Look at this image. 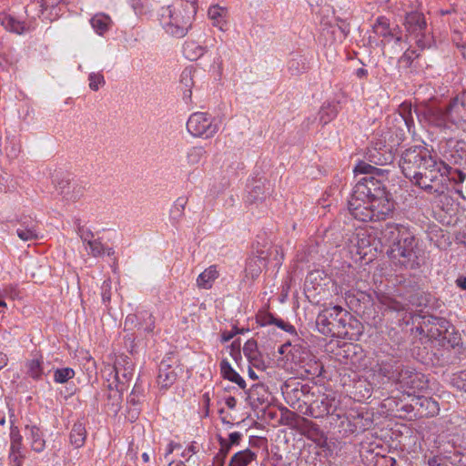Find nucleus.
I'll use <instances>...</instances> for the list:
<instances>
[{"instance_id": "39", "label": "nucleus", "mask_w": 466, "mask_h": 466, "mask_svg": "<svg viewBox=\"0 0 466 466\" xmlns=\"http://www.w3.org/2000/svg\"><path fill=\"white\" fill-rule=\"evenodd\" d=\"M68 187H69V181L67 179H62L58 184L60 193L64 195V198H66V199H74L75 200L76 198V197H73V196L69 197L68 193L65 191V189Z\"/></svg>"}, {"instance_id": "36", "label": "nucleus", "mask_w": 466, "mask_h": 466, "mask_svg": "<svg viewBox=\"0 0 466 466\" xmlns=\"http://www.w3.org/2000/svg\"><path fill=\"white\" fill-rule=\"evenodd\" d=\"M257 320L260 325L265 326L268 324H273L275 321V318L270 313L262 312L258 315Z\"/></svg>"}, {"instance_id": "30", "label": "nucleus", "mask_w": 466, "mask_h": 466, "mask_svg": "<svg viewBox=\"0 0 466 466\" xmlns=\"http://www.w3.org/2000/svg\"><path fill=\"white\" fill-rule=\"evenodd\" d=\"M419 55L416 54L414 50H407L403 56L399 59L400 66L408 68L411 66L414 57H418Z\"/></svg>"}, {"instance_id": "43", "label": "nucleus", "mask_w": 466, "mask_h": 466, "mask_svg": "<svg viewBox=\"0 0 466 466\" xmlns=\"http://www.w3.org/2000/svg\"><path fill=\"white\" fill-rule=\"evenodd\" d=\"M42 6L48 8L56 5L60 0H41Z\"/></svg>"}, {"instance_id": "16", "label": "nucleus", "mask_w": 466, "mask_h": 466, "mask_svg": "<svg viewBox=\"0 0 466 466\" xmlns=\"http://www.w3.org/2000/svg\"><path fill=\"white\" fill-rule=\"evenodd\" d=\"M218 278V271L215 266H210L205 269L198 278V286L201 289H208L212 287L215 279Z\"/></svg>"}, {"instance_id": "54", "label": "nucleus", "mask_w": 466, "mask_h": 466, "mask_svg": "<svg viewBox=\"0 0 466 466\" xmlns=\"http://www.w3.org/2000/svg\"><path fill=\"white\" fill-rule=\"evenodd\" d=\"M321 404L325 405L323 412H325L326 414H329V400H328V398L324 399L321 401Z\"/></svg>"}, {"instance_id": "32", "label": "nucleus", "mask_w": 466, "mask_h": 466, "mask_svg": "<svg viewBox=\"0 0 466 466\" xmlns=\"http://www.w3.org/2000/svg\"><path fill=\"white\" fill-rule=\"evenodd\" d=\"M88 246L91 248V254L94 257H98L104 254L105 248L102 245V243L96 239L94 240H88Z\"/></svg>"}, {"instance_id": "57", "label": "nucleus", "mask_w": 466, "mask_h": 466, "mask_svg": "<svg viewBox=\"0 0 466 466\" xmlns=\"http://www.w3.org/2000/svg\"><path fill=\"white\" fill-rule=\"evenodd\" d=\"M433 321L436 322L437 325H440L441 328H445V326L443 325L445 323V320L442 319H437V318H434L433 319Z\"/></svg>"}, {"instance_id": "33", "label": "nucleus", "mask_w": 466, "mask_h": 466, "mask_svg": "<svg viewBox=\"0 0 466 466\" xmlns=\"http://www.w3.org/2000/svg\"><path fill=\"white\" fill-rule=\"evenodd\" d=\"M452 384L459 390L466 392V370L461 371L452 379Z\"/></svg>"}, {"instance_id": "18", "label": "nucleus", "mask_w": 466, "mask_h": 466, "mask_svg": "<svg viewBox=\"0 0 466 466\" xmlns=\"http://www.w3.org/2000/svg\"><path fill=\"white\" fill-rule=\"evenodd\" d=\"M256 459V454L249 449L237 452L230 460L228 466H248Z\"/></svg>"}, {"instance_id": "44", "label": "nucleus", "mask_w": 466, "mask_h": 466, "mask_svg": "<svg viewBox=\"0 0 466 466\" xmlns=\"http://www.w3.org/2000/svg\"><path fill=\"white\" fill-rule=\"evenodd\" d=\"M322 370V366L318 364L316 361L314 362V368L313 370H307L308 372L311 373L312 375H319Z\"/></svg>"}, {"instance_id": "10", "label": "nucleus", "mask_w": 466, "mask_h": 466, "mask_svg": "<svg viewBox=\"0 0 466 466\" xmlns=\"http://www.w3.org/2000/svg\"><path fill=\"white\" fill-rule=\"evenodd\" d=\"M124 328L127 330L143 329L144 331L151 333L155 329V318L153 314L147 310L128 314L126 317Z\"/></svg>"}, {"instance_id": "58", "label": "nucleus", "mask_w": 466, "mask_h": 466, "mask_svg": "<svg viewBox=\"0 0 466 466\" xmlns=\"http://www.w3.org/2000/svg\"><path fill=\"white\" fill-rule=\"evenodd\" d=\"M289 346V344H283L279 348V353L284 354L286 351V349Z\"/></svg>"}, {"instance_id": "2", "label": "nucleus", "mask_w": 466, "mask_h": 466, "mask_svg": "<svg viewBox=\"0 0 466 466\" xmlns=\"http://www.w3.org/2000/svg\"><path fill=\"white\" fill-rule=\"evenodd\" d=\"M381 236L390 246L387 253L390 259L404 267H415V238L408 228L400 224L388 223L381 230Z\"/></svg>"}, {"instance_id": "21", "label": "nucleus", "mask_w": 466, "mask_h": 466, "mask_svg": "<svg viewBox=\"0 0 466 466\" xmlns=\"http://www.w3.org/2000/svg\"><path fill=\"white\" fill-rule=\"evenodd\" d=\"M244 355L249 360V361L255 366L258 367V345L257 341L254 339H248L244 347H243Z\"/></svg>"}, {"instance_id": "12", "label": "nucleus", "mask_w": 466, "mask_h": 466, "mask_svg": "<svg viewBox=\"0 0 466 466\" xmlns=\"http://www.w3.org/2000/svg\"><path fill=\"white\" fill-rule=\"evenodd\" d=\"M124 390H123V387L113 385V383H108V393L106 397V402L105 404L108 413L114 416L117 414L121 409L122 394Z\"/></svg>"}, {"instance_id": "47", "label": "nucleus", "mask_w": 466, "mask_h": 466, "mask_svg": "<svg viewBox=\"0 0 466 466\" xmlns=\"http://www.w3.org/2000/svg\"><path fill=\"white\" fill-rule=\"evenodd\" d=\"M236 404H237V400L234 397L230 396V397H228L227 400H226V405L229 408V409H234L236 407Z\"/></svg>"}, {"instance_id": "59", "label": "nucleus", "mask_w": 466, "mask_h": 466, "mask_svg": "<svg viewBox=\"0 0 466 466\" xmlns=\"http://www.w3.org/2000/svg\"><path fill=\"white\" fill-rule=\"evenodd\" d=\"M202 153V148H193L191 155H196L197 157H199Z\"/></svg>"}, {"instance_id": "31", "label": "nucleus", "mask_w": 466, "mask_h": 466, "mask_svg": "<svg viewBox=\"0 0 466 466\" xmlns=\"http://www.w3.org/2000/svg\"><path fill=\"white\" fill-rule=\"evenodd\" d=\"M228 451H229V446L227 445V447L225 448L224 445L222 444L221 449L219 450L218 454L214 457L212 466H224L225 459L227 457Z\"/></svg>"}, {"instance_id": "62", "label": "nucleus", "mask_w": 466, "mask_h": 466, "mask_svg": "<svg viewBox=\"0 0 466 466\" xmlns=\"http://www.w3.org/2000/svg\"><path fill=\"white\" fill-rule=\"evenodd\" d=\"M168 466H186V465L183 462H179V463L170 462Z\"/></svg>"}, {"instance_id": "26", "label": "nucleus", "mask_w": 466, "mask_h": 466, "mask_svg": "<svg viewBox=\"0 0 466 466\" xmlns=\"http://www.w3.org/2000/svg\"><path fill=\"white\" fill-rule=\"evenodd\" d=\"M226 14V9L218 5L211 6L208 9V16L214 21V25L222 29L223 24L221 23Z\"/></svg>"}, {"instance_id": "19", "label": "nucleus", "mask_w": 466, "mask_h": 466, "mask_svg": "<svg viewBox=\"0 0 466 466\" xmlns=\"http://www.w3.org/2000/svg\"><path fill=\"white\" fill-rule=\"evenodd\" d=\"M90 22L96 32L99 35H103L108 30L111 19L108 15L97 14L92 17Z\"/></svg>"}, {"instance_id": "29", "label": "nucleus", "mask_w": 466, "mask_h": 466, "mask_svg": "<svg viewBox=\"0 0 466 466\" xmlns=\"http://www.w3.org/2000/svg\"><path fill=\"white\" fill-rule=\"evenodd\" d=\"M28 374L33 379H38L42 374L41 362L38 359L32 360L28 362Z\"/></svg>"}, {"instance_id": "35", "label": "nucleus", "mask_w": 466, "mask_h": 466, "mask_svg": "<svg viewBox=\"0 0 466 466\" xmlns=\"http://www.w3.org/2000/svg\"><path fill=\"white\" fill-rule=\"evenodd\" d=\"M104 76L100 74H90L89 76V86L91 89L96 91L98 89V85L104 84Z\"/></svg>"}, {"instance_id": "55", "label": "nucleus", "mask_w": 466, "mask_h": 466, "mask_svg": "<svg viewBox=\"0 0 466 466\" xmlns=\"http://www.w3.org/2000/svg\"><path fill=\"white\" fill-rule=\"evenodd\" d=\"M390 307L394 310L404 309V307L398 302H393Z\"/></svg>"}, {"instance_id": "46", "label": "nucleus", "mask_w": 466, "mask_h": 466, "mask_svg": "<svg viewBox=\"0 0 466 466\" xmlns=\"http://www.w3.org/2000/svg\"><path fill=\"white\" fill-rule=\"evenodd\" d=\"M273 324L277 325L278 327H279L285 330H288V328H290V329L292 328L290 325L285 323L283 320L277 319H275V321Z\"/></svg>"}, {"instance_id": "17", "label": "nucleus", "mask_w": 466, "mask_h": 466, "mask_svg": "<svg viewBox=\"0 0 466 466\" xmlns=\"http://www.w3.org/2000/svg\"><path fill=\"white\" fill-rule=\"evenodd\" d=\"M1 25L8 31L22 34L27 30V27L23 22H20L8 15H3L0 16Z\"/></svg>"}, {"instance_id": "56", "label": "nucleus", "mask_w": 466, "mask_h": 466, "mask_svg": "<svg viewBox=\"0 0 466 466\" xmlns=\"http://www.w3.org/2000/svg\"><path fill=\"white\" fill-rule=\"evenodd\" d=\"M451 463H457L459 466H466V462L462 461L461 457L458 461H455V458L451 461Z\"/></svg>"}, {"instance_id": "42", "label": "nucleus", "mask_w": 466, "mask_h": 466, "mask_svg": "<svg viewBox=\"0 0 466 466\" xmlns=\"http://www.w3.org/2000/svg\"><path fill=\"white\" fill-rule=\"evenodd\" d=\"M410 110H411V106L410 104H402L400 106V115L402 116V117L404 118L406 123L408 120H407V116H405V114H406V112L410 113Z\"/></svg>"}, {"instance_id": "41", "label": "nucleus", "mask_w": 466, "mask_h": 466, "mask_svg": "<svg viewBox=\"0 0 466 466\" xmlns=\"http://www.w3.org/2000/svg\"><path fill=\"white\" fill-rule=\"evenodd\" d=\"M210 394L209 392H206L203 395V402H204V408H205V416H208L209 414V403H210Z\"/></svg>"}, {"instance_id": "15", "label": "nucleus", "mask_w": 466, "mask_h": 466, "mask_svg": "<svg viewBox=\"0 0 466 466\" xmlns=\"http://www.w3.org/2000/svg\"><path fill=\"white\" fill-rule=\"evenodd\" d=\"M70 443L76 449L82 447L86 439V430L83 423L76 422L70 432Z\"/></svg>"}, {"instance_id": "4", "label": "nucleus", "mask_w": 466, "mask_h": 466, "mask_svg": "<svg viewBox=\"0 0 466 466\" xmlns=\"http://www.w3.org/2000/svg\"><path fill=\"white\" fill-rule=\"evenodd\" d=\"M400 167L404 176L417 184L429 167H434V157L422 148L408 149L402 155Z\"/></svg>"}, {"instance_id": "60", "label": "nucleus", "mask_w": 466, "mask_h": 466, "mask_svg": "<svg viewBox=\"0 0 466 466\" xmlns=\"http://www.w3.org/2000/svg\"><path fill=\"white\" fill-rule=\"evenodd\" d=\"M128 401L130 403H133V404H136L137 402V400H136V393L135 392H132L131 395H130V398L128 400Z\"/></svg>"}, {"instance_id": "9", "label": "nucleus", "mask_w": 466, "mask_h": 466, "mask_svg": "<svg viewBox=\"0 0 466 466\" xmlns=\"http://www.w3.org/2000/svg\"><path fill=\"white\" fill-rule=\"evenodd\" d=\"M405 27L409 34L415 35L417 46L421 50L428 46V43L424 41L426 21L422 14L418 12L408 14L405 19Z\"/></svg>"}, {"instance_id": "20", "label": "nucleus", "mask_w": 466, "mask_h": 466, "mask_svg": "<svg viewBox=\"0 0 466 466\" xmlns=\"http://www.w3.org/2000/svg\"><path fill=\"white\" fill-rule=\"evenodd\" d=\"M184 56L188 60H197L204 54V49L201 46L194 41L187 42L183 50Z\"/></svg>"}, {"instance_id": "14", "label": "nucleus", "mask_w": 466, "mask_h": 466, "mask_svg": "<svg viewBox=\"0 0 466 466\" xmlns=\"http://www.w3.org/2000/svg\"><path fill=\"white\" fill-rule=\"evenodd\" d=\"M220 371L224 379L237 383L241 389L246 388L245 380L233 370L227 360H223L221 361Z\"/></svg>"}, {"instance_id": "63", "label": "nucleus", "mask_w": 466, "mask_h": 466, "mask_svg": "<svg viewBox=\"0 0 466 466\" xmlns=\"http://www.w3.org/2000/svg\"><path fill=\"white\" fill-rule=\"evenodd\" d=\"M249 376H250L252 379H257V376L255 375V372H254L252 370H249Z\"/></svg>"}, {"instance_id": "45", "label": "nucleus", "mask_w": 466, "mask_h": 466, "mask_svg": "<svg viewBox=\"0 0 466 466\" xmlns=\"http://www.w3.org/2000/svg\"><path fill=\"white\" fill-rule=\"evenodd\" d=\"M429 466H448L445 462H441L437 458H431L428 461Z\"/></svg>"}, {"instance_id": "3", "label": "nucleus", "mask_w": 466, "mask_h": 466, "mask_svg": "<svg viewBox=\"0 0 466 466\" xmlns=\"http://www.w3.org/2000/svg\"><path fill=\"white\" fill-rule=\"evenodd\" d=\"M170 8L167 31L178 37L184 36L197 13V0H177Z\"/></svg>"}, {"instance_id": "52", "label": "nucleus", "mask_w": 466, "mask_h": 466, "mask_svg": "<svg viewBox=\"0 0 466 466\" xmlns=\"http://www.w3.org/2000/svg\"><path fill=\"white\" fill-rule=\"evenodd\" d=\"M7 363V358L5 354L0 352V370L5 367Z\"/></svg>"}, {"instance_id": "34", "label": "nucleus", "mask_w": 466, "mask_h": 466, "mask_svg": "<svg viewBox=\"0 0 466 466\" xmlns=\"http://www.w3.org/2000/svg\"><path fill=\"white\" fill-rule=\"evenodd\" d=\"M355 172H359V173H361V174H372L374 173L375 171L377 172L379 169L368 163H365V162H360L356 167H355Z\"/></svg>"}, {"instance_id": "50", "label": "nucleus", "mask_w": 466, "mask_h": 466, "mask_svg": "<svg viewBox=\"0 0 466 466\" xmlns=\"http://www.w3.org/2000/svg\"><path fill=\"white\" fill-rule=\"evenodd\" d=\"M93 234L91 232H86L81 235V238L88 244V240H93Z\"/></svg>"}, {"instance_id": "13", "label": "nucleus", "mask_w": 466, "mask_h": 466, "mask_svg": "<svg viewBox=\"0 0 466 466\" xmlns=\"http://www.w3.org/2000/svg\"><path fill=\"white\" fill-rule=\"evenodd\" d=\"M177 379V374L170 365L162 362L159 367L157 383L161 388H167L172 385Z\"/></svg>"}, {"instance_id": "1", "label": "nucleus", "mask_w": 466, "mask_h": 466, "mask_svg": "<svg viewBox=\"0 0 466 466\" xmlns=\"http://www.w3.org/2000/svg\"><path fill=\"white\" fill-rule=\"evenodd\" d=\"M393 209L385 187L373 177L360 180L349 200L350 214L363 222L385 220Z\"/></svg>"}, {"instance_id": "49", "label": "nucleus", "mask_w": 466, "mask_h": 466, "mask_svg": "<svg viewBox=\"0 0 466 466\" xmlns=\"http://www.w3.org/2000/svg\"><path fill=\"white\" fill-rule=\"evenodd\" d=\"M133 7L136 11L141 13L144 6L141 4V0H135L133 3Z\"/></svg>"}, {"instance_id": "37", "label": "nucleus", "mask_w": 466, "mask_h": 466, "mask_svg": "<svg viewBox=\"0 0 466 466\" xmlns=\"http://www.w3.org/2000/svg\"><path fill=\"white\" fill-rule=\"evenodd\" d=\"M111 281L109 279L104 281L102 285V299L105 302H108L111 299Z\"/></svg>"}, {"instance_id": "6", "label": "nucleus", "mask_w": 466, "mask_h": 466, "mask_svg": "<svg viewBox=\"0 0 466 466\" xmlns=\"http://www.w3.org/2000/svg\"><path fill=\"white\" fill-rule=\"evenodd\" d=\"M449 180L448 166L434 158V167H429L416 185L429 193L441 195L447 189Z\"/></svg>"}, {"instance_id": "23", "label": "nucleus", "mask_w": 466, "mask_h": 466, "mask_svg": "<svg viewBox=\"0 0 466 466\" xmlns=\"http://www.w3.org/2000/svg\"><path fill=\"white\" fill-rule=\"evenodd\" d=\"M265 266V260L261 258H251L246 267V272L248 276L252 279L257 278L262 271V267Z\"/></svg>"}, {"instance_id": "40", "label": "nucleus", "mask_w": 466, "mask_h": 466, "mask_svg": "<svg viewBox=\"0 0 466 466\" xmlns=\"http://www.w3.org/2000/svg\"><path fill=\"white\" fill-rule=\"evenodd\" d=\"M236 334H238V328L234 327L232 331L222 333V341L227 342L230 340Z\"/></svg>"}, {"instance_id": "8", "label": "nucleus", "mask_w": 466, "mask_h": 466, "mask_svg": "<svg viewBox=\"0 0 466 466\" xmlns=\"http://www.w3.org/2000/svg\"><path fill=\"white\" fill-rule=\"evenodd\" d=\"M187 127L189 133L195 137H209L217 132V127L206 113L197 112L190 116Z\"/></svg>"}, {"instance_id": "22", "label": "nucleus", "mask_w": 466, "mask_h": 466, "mask_svg": "<svg viewBox=\"0 0 466 466\" xmlns=\"http://www.w3.org/2000/svg\"><path fill=\"white\" fill-rule=\"evenodd\" d=\"M420 374L414 373L408 370H402L400 373L399 381L403 386H406L410 389H416L419 387L417 384V380H419Z\"/></svg>"}, {"instance_id": "25", "label": "nucleus", "mask_w": 466, "mask_h": 466, "mask_svg": "<svg viewBox=\"0 0 466 466\" xmlns=\"http://www.w3.org/2000/svg\"><path fill=\"white\" fill-rule=\"evenodd\" d=\"M16 234L23 241L34 240L38 238L37 231L35 227L21 226L16 229Z\"/></svg>"}, {"instance_id": "61", "label": "nucleus", "mask_w": 466, "mask_h": 466, "mask_svg": "<svg viewBox=\"0 0 466 466\" xmlns=\"http://www.w3.org/2000/svg\"><path fill=\"white\" fill-rule=\"evenodd\" d=\"M142 459H143V461H144L145 462H148V461H149V456H148V454H147V453H146V452H144V453L142 454Z\"/></svg>"}, {"instance_id": "27", "label": "nucleus", "mask_w": 466, "mask_h": 466, "mask_svg": "<svg viewBox=\"0 0 466 466\" xmlns=\"http://www.w3.org/2000/svg\"><path fill=\"white\" fill-rule=\"evenodd\" d=\"M31 436L33 439L32 448L35 451H42L45 448V441L41 438L40 431L36 427H32L30 429Z\"/></svg>"}, {"instance_id": "38", "label": "nucleus", "mask_w": 466, "mask_h": 466, "mask_svg": "<svg viewBox=\"0 0 466 466\" xmlns=\"http://www.w3.org/2000/svg\"><path fill=\"white\" fill-rule=\"evenodd\" d=\"M241 438V434L239 432H232L229 434V443H227L225 441H222L220 443L223 444L226 448L227 445L229 447L233 444H238Z\"/></svg>"}, {"instance_id": "28", "label": "nucleus", "mask_w": 466, "mask_h": 466, "mask_svg": "<svg viewBox=\"0 0 466 466\" xmlns=\"http://www.w3.org/2000/svg\"><path fill=\"white\" fill-rule=\"evenodd\" d=\"M75 372L72 369H58L55 371V380L59 383H64L66 382L69 379L73 378Z\"/></svg>"}, {"instance_id": "48", "label": "nucleus", "mask_w": 466, "mask_h": 466, "mask_svg": "<svg viewBox=\"0 0 466 466\" xmlns=\"http://www.w3.org/2000/svg\"><path fill=\"white\" fill-rule=\"evenodd\" d=\"M456 284L458 285V287L466 290V277L458 278L456 280Z\"/></svg>"}, {"instance_id": "24", "label": "nucleus", "mask_w": 466, "mask_h": 466, "mask_svg": "<svg viewBox=\"0 0 466 466\" xmlns=\"http://www.w3.org/2000/svg\"><path fill=\"white\" fill-rule=\"evenodd\" d=\"M373 30L377 35L382 36L393 35V33L390 27L389 20L384 16L377 18L376 23L373 25Z\"/></svg>"}, {"instance_id": "53", "label": "nucleus", "mask_w": 466, "mask_h": 466, "mask_svg": "<svg viewBox=\"0 0 466 466\" xmlns=\"http://www.w3.org/2000/svg\"><path fill=\"white\" fill-rule=\"evenodd\" d=\"M232 351H236L237 354H239V348H240V342L239 341H234L231 345Z\"/></svg>"}, {"instance_id": "5", "label": "nucleus", "mask_w": 466, "mask_h": 466, "mask_svg": "<svg viewBox=\"0 0 466 466\" xmlns=\"http://www.w3.org/2000/svg\"><path fill=\"white\" fill-rule=\"evenodd\" d=\"M429 115L431 121L437 126L443 125L446 120L457 126L466 123V92L454 97L445 109L430 108Z\"/></svg>"}, {"instance_id": "51", "label": "nucleus", "mask_w": 466, "mask_h": 466, "mask_svg": "<svg viewBox=\"0 0 466 466\" xmlns=\"http://www.w3.org/2000/svg\"><path fill=\"white\" fill-rule=\"evenodd\" d=\"M378 372L379 374H381L383 377L390 378V370L387 368L380 367Z\"/></svg>"}, {"instance_id": "11", "label": "nucleus", "mask_w": 466, "mask_h": 466, "mask_svg": "<svg viewBox=\"0 0 466 466\" xmlns=\"http://www.w3.org/2000/svg\"><path fill=\"white\" fill-rule=\"evenodd\" d=\"M103 372L105 375L109 376L113 374L114 380L111 382L113 385L123 387V390L128 389V382L132 378L131 365L123 368L120 360H117L114 366H106Z\"/></svg>"}, {"instance_id": "7", "label": "nucleus", "mask_w": 466, "mask_h": 466, "mask_svg": "<svg viewBox=\"0 0 466 466\" xmlns=\"http://www.w3.org/2000/svg\"><path fill=\"white\" fill-rule=\"evenodd\" d=\"M342 313L343 309L339 306L322 310L316 319L319 331L323 335H334L340 325L345 326Z\"/></svg>"}, {"instance_id": "64", "label": "nucleus", "mask_w": 466, "mask_h": 466, "mask_svg": "<svg viewBox=\"0 0 466 466\" xmlns=\"http://www.w3.org/2000/svg\"><path fill=\"white\" fill-rule=\"evenodd\" d=\"M365 74V70L360 68L358 70V76H361V75H364Z\"/></svg>"}]
</instances>
